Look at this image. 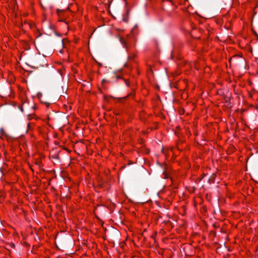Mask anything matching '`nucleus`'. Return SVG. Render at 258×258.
I'll return each mask as SVG.
<instances>
[{
  "instance_id": "1",
  "label": "nucleus",
  "mask_w": 258,
  "mask_h": 258,
  "mask_svg": "<svg viewBox=\"0 0 258 258\" xmlns=\"http://www.w3.org/2000/svg\"><path fill=\"white\" fill-rule=\"evenodd\" d=\"M119 41L120 43L122 44L123 47L126 48V51H128V47L127 45L126 41L123 37L119 38Z\"/></svg>"
},
{
  "instance_id": "2",
  "label": "nucleus",
  "mask_w": 258,
  "mask_h": 258,
  "mask_svg": "<svg viewBox=\"0 0 258 258\" xmlns=\"http://www.w3.org/2000/svg\"><path fill=\"white\" fill-rule=\"evenodd\" d=\"M134 56H135V55H133V56L129 55V56H128V58H129L130 59H133V57H134Z\"/></svg>"
}]
</instances>
